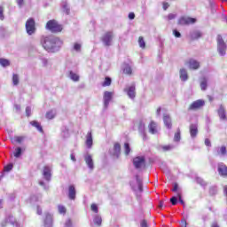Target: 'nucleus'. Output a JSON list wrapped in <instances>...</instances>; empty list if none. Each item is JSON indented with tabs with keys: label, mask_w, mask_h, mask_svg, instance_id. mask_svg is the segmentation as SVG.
<instances>
[{
	"label": "nucleus",
	"mask_w": 227,
	"mask_h": 227,
	"mask_svg": "<svg viewBox=\"0 0 227 227\" xmlns=\"http://www.w3.org/2000/svg\"><path fill=\"white\" fill-rule=\"evenodd\" d=\"M41 43L45 49V51H53L54 49L61 47L63 43L59 37H54L53 35L43 36L41 39Z\"/></svg>",
	"instance_id": "f257e3e1"
},
{
	"label": "nucleus",
	"mask_w": 227,
	"mask_h": 227,
	"mask_svg": "<svg viewBox=\"0 0 227 227\" xmlns=\"http://www.w3.org/2000/svg\"><path fill=\"white\" fill-rule=\"evenodd\" d=\"M45 29L51 33H61L63 31V25L59 24L56 20H50L45 25Z\"/></svg>",
	"instance_id": "f03ea898"
},
{
	"label": "nucleus",
	"mask_w": 227,
	"mask_h": 227,
	"mask_svg": "<svg viewBox=\"0 0 227 227\" xmlns=\"http://www.w3.org/2000/svg\"><path fill=\"white\" fill-rule=\"evenodd\" d=\"M216 43H217V51L220 56H225L226 55V43L224 42V39L223 38V35H218L216 36Z\"/></svg>",
	"instance_id": "7ed1b4c3"
},
{
	"label": "nucleus",
	"mask_w": 227,
	"mask_h": 227,
	"mask_svg": "<svg viewBox=\"0 0 227 227\" xmlns=\"http://www.w3.org/2000/svg\"><path fill=\"white\" fill-rule=\"evenodd\" d=\"M25 27L27 35H35L36 32V23L35 22V19H28L25 24Z\"/></svg>",
	"instance_id": "20e7f679"
},
{
	"label": "nucleus",
	"mask_w": 227,
	"mask_h": 227,
	"mask_svg": "<svg viewBox=\"0 0 227 227\" xmlns=\"http://www.w3.org/2000/svg\"><path fill=\"white\" fill-rule=\"evenodd\" d=\"M133 166L136 169H141V168H146V159L145 156H137L133 159Z\"/></svg>",
	"instance_id": "39448f33"
},
{
	"label": "nucleus",
	"mask_w": 227,
	"mask_h": 227,
	"mask_svg": "<svg viewBox=\"0 0 227 227\" xmlns=\"http://www.w3.org/2000/svg\"><path fill=\"white\" fill-rule=\"evenodd\" d=\"M205 106V100L203 99H198L193 101L189 106L188 111H198L199 109H201Z\"/></svg>",
	"instance_id": "423d86ee"
},
{
	"label": "nucleus",
	"mask_w": 227,
	"mask_h": 227,
	"mask_svg": "<svg viewBox=\"0 0 227 227\" xmlns=\"http://www.w3.org/2000/svg\"><path fill=\"white\" fill-rule=\"evenodd\" d=\"M196 19L191 17L183 16L178 20V24L180 26H189L190 24H195Z\"/></svg>",
	"instance_id": "0eeeda50"
},
{
	"label": "nucleus",
	"mask_w": 227,
	"mask_h": 227,
	"mask_svg": "<svg viewBox=\"0 0 227 227\" xmlns=\"http://www.w3.org/2000/svg\"><path fill=\"white\" fill-rule=\"evenodd\" d=\"M102 42H104L106 47H109V45H111V42H113V32H106L105 35L102 36Z\"/></svg>",
	"instance_id": "6e6552de"
},
{
	"label": "nucleus",
	"mask_w": 227,
	"mask_h": 227,
	"mask_svg": "<svg viewBox=\"0 0 227 227\" xmlns=\"http://www.w3.org/2000/svg\"><path fill=\"white\" fill-rule=\"evenodd\" d=\"M43 176L47 182H51V177L52 176L51 167L44 166L43 168Z\"/></svg>",
	"instance_id": "1a4fd4ad"
},
{
	"label": "nucleus",
	"mask_w": 227,
	"mask_h": 227,
	"mask_svg": "<svg viewBox=\"0 0 227 227\" xmlns=\"http://www.w3.org/2000/svg\"><path fill=\"white\" fill-rule=\"evenodd\" d=\"M218 173L221 176L227 178V166L224 163L218 165Z\"/></svg>",
	"instance_id": "9d476101"
},
{
	"label": "nucleus",
	"mask_w": 227,
	"mask_h": 227,
	"mask_svg": "<svg viewBox=\"0 0 227 227\" xmlns=\"http://www.w3.org/2000/svg\"><path fill=\"white\" fill-rule=\"evenodd\" d=\"M187 65H189V68H192V70H198L200 68V62L193 59H189Z\"/></svg>",
	"instance_id": "9b49d317"
},
{
	"label": "nucleus",
	"mask_w": 227,
	"mask_h": 227,
	"mask_svg": "<svg viewBox=\"0 0 227 227\" xmlns=\"http://www.w3.org/2000/svg\"><path fill=\"white\" fill-rule=\"evenodd\" d=\"M112 98H113V93H111L109 91H105V93H104L105 107H107V106H109V102H111Z\"/></svg>",
	"instance_id": "f8f14e48"
},
{
	"label": "nucleus",
	"mask_w": 227,
	"mask_h": 227,
	"mask_svg": "<svg viewBox=\"0 0 227 227\" xmlns=\"http://www.w3.org/2000/svg\"><path fill=\"white\" fill-rule=\"evenodd\" d=\"M85 144L88 148H91L93 146V135L91 134V131L87 133Z\"/></svg>",
	"instance_id": "ddd939ff"
},
{
	"label": "nucleus",
	"mask_w": 227,
	"mask_h": 227,
	"mask_svg": "<svg viewBox=\"0 0 227 227\" xmlns=\"http://www.w3.org/2000/svg\"><path fill=\"white\" fill-rule=\"evenodd\" d=\"M75 196H76V192H75V186L74 185H69L68 187V198L69 200H75Z\"/></svg>",
	"instance_id": "4468645a"
},
{
	"label": "nucleus",
	"mask_w": 227,
	"mask_h": 227,
	"mask_svg": "<svg viewBox=\"0 0 227 227\" xmlns=\"http://www.w3.org/2000/svg\"><path fill=\"white\" fill-rule=\"evenodd\" d=\"M121 153V145H120V143H115L114 145V153H113V155H114L115 157H120Z\"/></svg>",
	"instance_id": "2eb2a0df"
},
{
	"label": "nucleus",
	"mask_w": 227,
	"mask_h": 227,
	"mask_svg": "<svg viewBox=\"0 0 227 227\" xmlns=\"http://www.w3.org/2000/svg\"><path fill=\"white\" fill-rule=\"evenodd\" d=\"M127 94L129 97V98H136V85H131L127 90Z\"/></svg>",
	"instance_id": "dca6fc26"
},
{
	"label": "nucleus",
	"mask_w": 227,
	"mask_h": 227,
	"mask_svg": "<svg viewBox=\"0 0 227 227\" xmlns=\"http://www.w3.org/2000/svg\"><path fill=\"white\" fill-rule=\"evenodd\" d=\"M190 134H191V137H196V136H198V125L196 124L190 125Z\"/></svg>",
	"instance_id": "f3484780"
},
{
	"label": "nucleus",
	"mask_w": 227,
	"mask_h": 227,
	"mask_svg": "<svg viewBox=\"0 0 227 227\" xmlns=\"http://www.w3.org/2000/svg\"><path fill=\"white\" fill-rule=\"evenodd\" d=\"M148 129L151 134H157V122L152 121L148 125Z\"/></svg>",
	"instance_id": "a211bd4d"
},
{
	"label": "nucleus",
	"mask_w": 227,
	"mask_h": 227,
	"mask_svg": "<svg viewBox=\"0 0 227 227\" xmlns=\"http://www.w3.org/2000/svg\"><path fill=\"white\" fill-rule=\"evenodd\" d=\"M84 160L87 166H89L90 169H93L94 165H93V158L91 157V155L90 154L86 155Z\"/></svg>",
	"instance_id": "6ab92c4d"
},
{
	"label": "nucleus",
	"mask_w": 227,
	"mask_h": 227,
	"mask_svg": "<svg viewBox=\"0 0 227 227\" xmlns=\"http://www.w3.org/2000/svg\"><path fill=\"white\" fill-rule=\"evenodd\" d=\"M163 121L167 128L171 129L173 127V124L171 123V117L169 115H164Z\"/></svg>",
	"instance_id": "aec40b11"
},
{
	"label": "nucleus",
	"mask_w": 227,
	"mask_h": 227,
	"mask_svg": "<svg viewBox=\"0 0 227 227\" xmlns=\"http://www.w3.org/2000/svg\"><path fill=\"white\" fill-rule=\"evenodd\" d=\"M218 116L220 120H226V111L223 106H220V108L218 109Z\"/></svg>",
	"instance_id": "412c9836"
},
{
	"label": "nucleus",
	"mask_w": 227,
	"mask_h": 227,
	"mask_svg": "<svg viewBox=\"0 0 227 227\" xmlns=\"http://www.w3.org/2000/svg\"><path fill=\"white\" fill-rule=\"evenodd\" d=\"M30 125H32V127H35V129H37L39 132H43V128H42V125L40 124V122L36 121H31Z\"/></svg>",
	"instance_id": "4be33fe9"
},
{
	"label": "nucleus",
	"mask_w": 227,
	"mask_h": 227,
	"mask_svg": "<svg viewBox=\"0 0 227 227\" xmlns=\"http://www.w3.org/2000/svg\"><path fill=\"white\" fill-rule=\"evenodd\" d=\"M180 79L183 81H187V79H189V75L187 74V70L184 68L180 69Z\"/></svg>",
	"instance_id": "5701e85b"
},
{
	"label": "nucleus",
	"mask_w": 227,
	"mask_h": 227,
	"mask_svg": "<svg viewBox=\"0 0 227 227\" xmlns=\"http://www.w3.org/2000/svg\"><path fill=\"white\" fill-rule=\"evenodd\" d=\"M23 141H24V137H11V142L12 145H15L17 143H19L20 145V143H22Z\"/></svg>",
	"instance_id": "b1692460"
},
{
	"label": "nucleus",
	"mask_w": 227,
	"mask_h": 227,
	"mask_svg": "<svg viewBox=\"0 0 227 227\" xmlns=\"http://www.w3.org/2000/svg\"><path fill=\"white\" fill-rule=\"evenodd\" d=\"M123 74L126 75H132V67L126 64L122 69Z\"/></svg>",
	"instance_id": "393cba45"
},
{
	"label": "nucleus",
	"mask_w": 227,
	"mask_h": 227,
	"mask_svg": "<svg viewBox=\"0 0 227 227\" xmlns=\"http://www.w3.org/2000/svg\"><path fill=\"white\" fill-rule=\"evenodd\" d=\"M199 38H201V32H200V31H193L191 34V39L192 40H198Z\"/></svg>",
	"instance_id": "a878e982"
},
{
	"label": "nucleus",
	"mask_w": 227,
	"mask_h": 227,
	"mask_svg": "<svg viewBox=\"0 0 227 227\" xmlns=\"http://www.w3.org/2000/svg\"><path fill=\"white\" fill-rule=\"evenodd\" d=\"M113 82V80L111 77L106 76L105 78V81L102 82L103 88H106V86H111V83Z\"/></svg>",
	"instance_id": "bb28decb"
},
{
	"label": "nucleus",
	"mask_w": 227,
	"mask_h": 227,
	"mask_svg": "<svg viewBox=\"0 0 227 227\" xmlns=\"http://www.w3.org/2000/svg\"><path fill=\"white\" fill-rule=\"evenodd\" d=\"M138 45L141 49H145L146 43L145 42V38L143 36L138 37Z\"/></svg>",
	"instance_id": "cd10ccee"
},
{
	"label": "nucleus",
	"mask_w": 227,
	"mask_h": 227,
	"mask_svg": "<svg viewBox=\"0 0 227 227\" xmlns=\"http://www.w3.org/2000/svg\"><path fill=\"white\" fill-rule=\"evenodd\" d=\"M180 139H181V131H180V128H178L176 129V132L174 135V141H176V143H178Z\"/></svg>",
	"instance_id": "c85d7f7f"
},
{
	"label": "nucleus",
	"mask_w": 227,
	"mask_h": 227,
	"mask_svg": "<svg viewBox=\"0 0 227 227\" xmlns=\"http://www.w3.org/2000/svg\"><path fill=\"white\" fill-rule=\"evenodd\" d=\"M13 155L16 159H19L22 155V148L17 147L13 152Z\"/></svg>",
	"instance_id": "c756f323"
},
{
	"label": "nucleus",
	"mask_w": 227,
	"mask_h": 227,
	"mask_svg": "<svg viewBox=\"0 0 227 227\" xmlns=\"http://www.w3.org/2000/svg\"><path fill=\"white\" fill-rule=\"evenodd\" d=\"M94 224H97V226H102V216L96 215L94 217Z\"/></svg>",
	"instance_id": "7c9ffc66"
},
{
	"label": "nucleus",
	"mask_w": 227,
	"mask_h": 227,
	"mask_svg": "<svg viewBox=\"0 0 227 227\" xmlns=\"http://www.w3.org/2000/svg\"><path fill=\"white\" fill-rule=\"evenodd\" d=\"M13 169V163L7 164L4 167V172L3 173H10Z\"/></svg>",
	"instance_id": "2f4dec72"
},
{
	"label": "nucleus",
	"mask_w": 227,
	"mask_h": 227,
	"mask_svg": "<svg viewBox=\"0 0 227 227\" xmlns=\"http://www.w3.org/2000/svg\"><path fill=\"white\" fill-rule=\"evenodd\" d=\"M0 65L4 67H10V60L6 59H0Z\"/></svg>",
	"instance_id": "473e14b6"
},
{
	"label": "nucleus",
	"mask_w": 227,
	"mask_h": 227,
	"mask_svg": "<svg viewBox=\"0 0 227 227\" xmlns=\"http://www.w3.org/2000/svg\"><path fill=\"white\" fill-rule=\"evenodd\" d=\"M207 78H203L201 82H200V88L203 91H205L207 90Z\"/></svg>",
	"instance_id": "72a5a7b5"
},
{
	"label": "nucleus",
	"mask_w": 227,
	"mask_h": 227,
	"mask_svg": "<svg viewBox=\"0 0 227 227\" xmlns=\"http://www.w3.org/2000/svg\"><path fill=\"white\" fill-rule=\"evenodd\" d=\"M12 83L14 86H17L19 84V74H12Z\"/></svg>",
	"instance_id": "f704fd0d"
},
{
	"label": "nucleus",
	"mask_w": 227,
	"mask_h": 227,
	"mask_svg": "<svg viewBox=\"0 0 227 227\" xmlns=\"http://www.w3.org/2000/svg\"><path fill=\"white\" fill-rule=\"evenodd\" d=\"M124 153L125 155H129V153H130V145L129 143L124 144Z\"/></svg>",
	"instance_id": "c9c22d12"
},
{
	"label": "nucleus",
	"mask_w": 227,
	"mask_h": 227,
	"mask_svg": "<svg viewBox=\"0 0 227 227\" xmlns=\"http://www.w3.org/2000/svg\"><path fill=\"white\" fill-rule=\"evenodd\" d=\"M218 155H227L226 146L223 145L220 147V151L218 152Z\"/></svg>",
	"instance_id": "e433bc0d"
},
{
	"label": "nucleus",
	"mask_w": 227,
	"mask_h": 227,
	"mask_svg": "<svg viewBox=\"0 0 227 227\" xmlns=\"http://www.w3.org/2000/svg\"><path fill=\"white\" fill-rule=\"evenodd\" d=\"M45 224H52V215H46V218L44 220Z\"/></svg>",
	"instance_id": "4c0bfd02"
},
{
	"label": "nucleus",
	"mask_w": 227,
	"mask_h": 227,
	"mask_svg": "<svg viewBox=\"0 0 227 227\" xmlns=\"http://www.w3.org/2000/svg\"><path fill=\"white\" fill-rule=\"evenodd\" d=\"M70 77H71L72 81H74L75 82H77V81H79V74H77L75 73L70 72Z\"/></svg>",
	"instance_id": "58836bf2"
},
{
	"label": "nucleus",
	"mask_w": 227,
	"mask_h": 227,
	"mask_svg": "<svg viewBox=\"0 0 227 227\" xmlns=\"http://www.w3.org/2000/svg\"><path fill=\"white\" fill-rule=\"evenodd\" d=\"M59 214H67V207L63 205H59L58 207Z\"/></svg>",
	"instance_id": "ea45409f"
},
{
	"label": "nucleus",
	"mask_w": 227,
	"mask_h": 227,
	"mask_svg": "<svg viewBox=\"0 0 227 227\" xmlns=\"http://www.w3.org/2000/svg\"><path fill=\"white\" fill-rule=\"evenodd\" d=\"M90 210L95 214H98V206L97 204H91Z\"/></svg>",
	"instance_id": "a19ab883"
},
{
	"label": "nucleus",
	"mask_w": 227,
	"mask_h": 227,
	"mask_svg": "<svg viewBox=\"0 0 227 227\" xmlns=\"http://www.w3.org/2000/svg\"><path fill=\"white\" fill-rule=\"evenodd\" d=\"M4 8L3 6H0V20H4Z\"/></svg>",
	"instance_id": "79ce46f5"
},
{
	"label": "nucleus",
	"mask_w": 227,
	"mask_h": 227,
	"mask_svg": "<svg viewBox=\"0 0 227 227\" xmlns=\"http://www.w3.org/2000/svg\"><path fill=\"white\" fill-rule=\"evenodd\" d=\"M162 150L163 152H169V150H173V146L172 145H163L162 146Z\"/></svg>",
	"instance_id": "37998d69"
},
{
	"label": "nucleus",
	"mask_w": 227,
	"mask_h": 227,
	"mask_svg": "<svg viewBox=\"0 0 227 227\" xmlns=\"http://www.w3.org/2000/svg\"><path fill=\"white\" fill-rule=\"evenodd\" d=\"M46 118H47L48 120H52V118H54V113H52V112H48V113L46 114Z\"/></svg>",
	"instance_id": "c03bdc74"
},
{
	"label": "nucleus",
	"mask_w": 227,
	"mask_h": 227,
	"mask_svg": "<svg viewBox=\"0 0 227 227\" xmlns=\"http://www.w3.org/2000/svg\"><path fill=\"white\" fill-rule=\"evenodd\" d=\"M26 115L27 116V118H29V116H31V107H29V106L26 107Z\"/></svg>",
	"instance_id": "a18cd8bd"
},
{
	"label": "nucleus",
	"mask_w": 227,
	"mask_h": 227,
	"mask_svg": "<svg viewBox=\"0 0 227 227\" xmlns=\"http://www.w3.org/2000/svg\"><path fill=\"white\" fill-rule=\"evenodd\" d=\"M173 35L176 36V38H180L182 36V34L178 32L176 29L173 30Z\"/></svg>",
	"instance_id": "49530a36"
},
{
	"label": "nucleus",
	"mask_w": 227,
	"mask_h": 227,
	"mask_svg": "<svg viewBox=\"0 0 227 227\" xmlns=\"http://www.w3.org/2000/svg\"><path fill=\"white\" fill-rule=\"evenodd\" d=\"M138 130H141V131L145 130V123H143V121H140L138 123Z\"/></svg>",
	"instance_id": "de8ad7c7"
},
{
	"label": "nucleus",
	"mask_w": 227,
	"mask_h": 227,
	"mask_svg": "<svg viewBox=\"0 0 227 227\" xmlns=\"http://www.w3.org/2000/svg\"><path fill=\"white\" fill-rule=\"evenodd\" d=\"M141 227H148V222L146 220H142L140 223Z\"/></svg>",
	"instance_id": "09e8293b"
},
{
	"label": "nucleus",
	"mask_w": 227,
	"mask_h": 227,
	"mask_svg": "<svg viewBox=\"0 0 227 227\" xmlns=\"http://www.w3.org/2000/svg\"><path fill=\"white\" fill-rule=\"evenodd\" d=\"M74 49L77 51H81V44L79 43H75L74 45Z\"/></svg>",
	"instance_id": "8fccbe9b"
},
{
	"label": "nucleus",
	"mask_w": 227,
	"mask_h": 227,
	"mask_svg": "<svg viewBox=\"0 0 227 227\" xmlns=\"http://www.w3.org/2000/svg\"><path fill=\"white\" fill-rule=\"evenodd\" d=\"M197 183L200 184V185H207V183L201 178H198Z\"/></svg>",
	"instance_id": "3c124183"
},
{
	"label": "nucleus",
	"mask_w": 227,
	"mask_h": 227,
	"mask_svg": "<svg viewBox=\"0 0 227 227\" xmlns=\"http://www.w3.org/2000/svg\"><path fill=\"white\" fill-rule=\"evenodd\" d=\"M168 20H173L174 19H176V14L170 13L168 15Z\"/></svg>",
	"instance_id": "603ef678"
},
{
	"label": "nucleus",
	"mask_w": 227,
	"mask_h": 227,
	"mask_svg": "<svg viewBox=\"0 0 227 227\" xmlns=\"http://www.w3.org/2000/svg\"><path fill=\"white\" fill-rule=\"evenodd\" d=\"M178 200L176 199V197H172L170 199V202L172 203V205H176Z\"/></svg>",
	"instance_id": "864d4df0"
},
{
	"label": "nucleus",
	"mask_w": 227,
	"mask_h": 227,
	"mask_svg": "<svg viewBox=\"0 0 227 227\" xmlns=\"http://www.w3.org/2000/svg\"><path fill=\"white\" fill-rule=\"evenodd\" d=\"M204 143L206 146H212V142H210L209 138H206Z\"/></svg>",
	"instance_id": "5fc2aeb1"
},
{
	"label": "nucleus",
	"mask_w": 227,
	"mask_h": 227,
	"mask_svg": "<svg viewBox=\"0 0 227 227\" xmlns=\"http://www.w3.org/2000/svg\"><path fill=\"white\" fill-rule=\"evenodd\" d=\"M129 19L130 20H134V19H136V14H134V12H129Z\"/></svg>",
	"instance_id": "6e6d98bb"
},
{
	"label": "nucleus",
	"mask_w": 227,
	"mask_h": 227,
	"mask_svg": "<svg viewBox=\"0 0 227 227\" xmlns=\"http://www.w3.org/2000/svg\"><path fill=\"white\" fill-rule=\"evenodd\" d=\"M162 7H163V10L166 11L169 8V4L168 2H164Z\"/></svg>",
	"instance_id": "4d7b16f0"
},
{
	"label": "nucleus",
	"mask_w": 227,
	"mask_h": 227,
	"mask_svg": "<svg viewBox=\"0 0 227 227\" xmlns=\"http://www.w3.org/2000/svg\"><path fill=\"white\" fill-rule=\"evenodd\" d=\"M181 227H187V221L186 220H182L180 223Z\"/></svg>",
	"instance_id": "13d9d810"
},
{
	"label": "nucleus",
	"mask_w": 227,
	"mask_h": 227,
	"mask_svg": "<svg viewBox=\"0 0 227 227\" xmlns=\"http://www.w3.org/2000/svg\"><path fill=\"white\" fill-rule=\"evenodd\" d=\"M176 191H178V184H174V187H173V189H172V192H176Z\"/></svg>",
	"instance_id": "bf43d9fd"
},
{
	"label": "nucleus",
	"mask_w": 227,
	"mask_h": 227,
	"mask_svg": "<svg viewBox=\"0 0 227 227\" xmlns=\"http://www.w3.org/2000/svg\"><path fill=\"white\" fill-rule=\"evenodd\" d=\"M16 3L19 6H22V4H24V0H16Z\"/></svg>",
	"instance_id": "052dcab7"
},
{
	"label": "nucleus",
	"mask_w": 227,
	"mask_h": 227,
	"mask_svg": "<svg viewBox=\"0 0 227 227\" xmlns=\"http://www.w3.org/2000/svg\"><path fill=\"white\" fill-rule=\"evenodd\" d=\"M177 197L179 198V202L184 205V200H182V194L178 193Z\"/></svg>",
	"instance_id": "680f3d73"
},
{
	"label": "nucleus",
	"mask_w": 227,
	"mask_h": 227,
	"mask_svg": "<svg viewBox=\"0 0 227 227\" xmlns=\"http://www.w3.org/2000/svg\"><path fill=\"white\" fill-rule=\"evenodd\" d=\"M162 207H164V200H160L159 208H162Z\"/></svg>",
	"instance_id": "e2e57ef3"
},
{
	"label": "nucleus",
	"mask_w": 227,
	"mask_h": 227,
	"mask_svg": "<svg viewBox=\"0 0 227 227\" xmlns=\"http://www.w3.org/2000/svg\"><path fill=\"white\" fill-rule=\"evenodd\" d=\"M138 191H140V192H143V184L141 183L138 184Z\"/></svg>",
	"instance_id": "0e129e2a"
},
{
	"label": "nucleus",
	"mask_w": 227,
	"mask_h": 227,
	"mask_svg": "<svg viewBox=\"0 0 227 227\" xmlns=\"http://www.w3.org/2000/svg\"><path fill=\"white\" fill-rule=\"evenodd\" d=\"M160 111H161V108L160 107H158L157 110H156V114L158 116H160Z\"/></svg>",
	"instance_id": "69168bd1"
},
{
	"label": "nucleus",
	"mask_w": 227,
	"mask_h": 227,
	"mask_svg": "<svg viewBox=\"0 0 227 227\" xmlns=\"http://www.w3.org/2000/svg\"><path fill=\"white\" fill-rule=\"evenodd\" d=\"M70 158L73 162H75V155H74V153L70 154Z\"/></svg>",
	"instance_id": "338daca9"
},
{
	"label": "nucleus",
	"mask_w": 227,
	"mask_h": 227,
	"mask_svg": "<svg viewBox=\"0 0 227 227\" xmlns=\"http://www.w3.org/2000/svg\"><path fill=\"white\" fill-rule=\"evenodd\" d=\"M4 176H6V174L4 172H1L0 173V179L4 178Z\"/></svg>",
	"instance_id": "774afa93"
}]
</instances>
